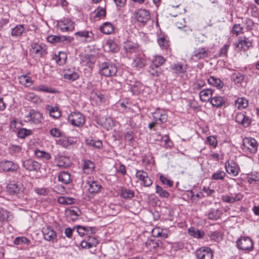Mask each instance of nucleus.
<instances>
[{"instance_id":"obj_1","label":"nucleus","mask_w":259,"mask_h":259,"mask_svg":"<svg viewBox=\"0 0 259 259\" xmlns=\"http://www.w3.org/2000/svg\"><path fill=\"white\" fill-rule=\"evenodd\" d=\"M6 192L10 195H18L23 194L25 188L21 183L14 181H10L6 188Z\"/></svg>"},{"instance_id":"obj_30","label":"nucleus","mask_w":259,"mask_h":259,"mask_svg":"<svg viewBox=\"0 0 259 259\" xmlns=\"http://www.w3.org/2000/svg\"><path fill=\"white\" fill-rule=\"evenodd\" d=\"M119 194L121 197L125 199H130L135 196V192L133 190L125 187L121 188Z\"/></svg>"},{"instance_id":"obj_46","label":"nucleus","mask_w":259,"mask_h":259,"mask_svg":"<svg viewBox=\"0 0 259 259\" xmlns=\"http://www.w3.org/2000/svg\"><path fill=\"white\" fill-rule=\"evenodd\" d=\"M73 40V38L69 36H63L61 38L60 36H52L48 38V40L51 42H58L61 40H66L68 42H71Z\"/></svg>"},{"instance_id":"obj_36","label":"nucleus","mask_w":259,"mask_h":259,"mask_svg":"<svg viewBox=\"0 0 259 259\" xmlns=\"http://www.w3.org/2000/svg\"><path fill=\"white\" fill-rule=\"evenodd\" d=\"M79 77L78 73L75 71L67 70L63 75L64 79L71 81L77 79Z\"/></svg>"},{"instance_id":"obj_45","label":"nucleus","mask_w":259,"mask_h":259,"mask_svg":"<svg viewBox=\"0 0 259 259\" xmlns=\"http://www.w3.org/2000/svg\"><path fill=\"white\" fill-rule=\"evenodd\" d=\"M33 90L36 91L42 92L45 93H54L55 90L52 88H49L45 85L40 84L34 87Z\"/></svg>"},{"instance_id":"obj_22","label":"nucleus","mask_w":259,"mask_h":259,"mask_svg":"<svg viewBox=\"0 0 259 259\" xmlns=\"http://www.w3.org/2000/svg\"><path fill=\"white\" fill-rule=\"evenodd\" d=\"M96 61L95 56L93 54H85L81 56V63L91 67L94 64Z\"/></svg>"},{"instance_id":"obj_32","label":"nucleus","mask_w":259,"mask_h":259,"mask_svg":"<svg viewBox=\"0 0 259 259\" xmlns=\"http://www.w3.org/2000/svg\"><path fill=\"white\" fill-rule=\"evenodd\" d=\"M75 34L76 36L85 38L87 41L91 42L94 39V35L92 31H80L76 32Z\"/></svg>"},{"instance_id":"obj_5","label":"nucleus","mask_w":259,"mask_h":259,"mask_svg":"<svg viewBox=\"0 0 259 259\" xmlns=\"http://www.w3.org/2000/svg\"><path fill=\"white\" fill-rule=\"evenodd\" d=\"M68 121L73 126L81 127L85 122V117L81 113L74 112L68 116Z\"/></svg>"},{"instance_id":"obj_40","label":"nucleus","mask_w":259,"mask_h":259,"mask_svg":"<svg viewBox=\"0 0 259 259\" xmlns=\"http://www.w3.org/2000/svg\"><path fill=\"white\" fill-rule=\"evenodd\" d=\"M188 233L190 236L198 239L202 238L204 235V233L203 231L195 230L193 227L189 229Z\"/></svg>"},{"instance_id":"obj_57","label":"nucleus","mask_w":259,"mask_h":259,"mask_svg":"<svg viewBox=\"0 0 259 259\" xmlns=\"http://www.w3.org/2000/svg\"><path fill=\"white\" fill-rule=\"evenodd\" d=\"M35 154L37 157L42 158L46 160H49L51 158V156L50 153L44 151H40L38 149L35 151Z\"/></svg>"},{"instance_id":"obj_64","label":"nucleus","mask_w":259,"mask_h":259,"mask_svg":"<svg viewBox=\"0 0 259 259\" xmlns=\"http://www.w3.org/2000/svg\"><path fill=\"white\" fill-rule=\"evenodd\" d=\"M243 28L240 24H235L232 30V33L236 36L243 33Z\"/></svg>"},{"instance_id":"obj_39","label":"nucleus","mask_w":259,"mask_h":259,"mask_svg":"<svg viewBox=\"0 0 259 259\" xmlns=\"http://www.w3.org/2000/svg\"><path fill=\"white\" fill-rule=\"evenodd\" d=\"M67 59V55L64 52H59L58 55H55L54 59L56 63L60 66L64 65Z\"/></svg>"},{"instance_id":"obj_56","label":"nucleus","mask_w":259,"mask_h":259,"mask_svg":"<svg viewBox=\"0 0 259 259\" xmlns=\"http://www.w3.org/2000/svg\"><path fill=\"white\" fill-rule=\"evenodd\" d=\"M152 233L154 237H163L166 238L168 237V234L166 232H163L160 230V228H155L152 230Z\"/></svg>"},{"instance_id":"obj_14","label":"nucleus","mask_w":259,"mask_h":259,"mask_svg":"<svg viewBox=\"0 0 259 259\" xmlns=\"http://www.w3.org/2000/svg\"><path fill=\"white\" fill-rule=\"evenodd\" d=\"M123 49L127 55L136 54L139 51V45L136 42L127 41L124 43Z\"/></svg>"},{"instance_id":"obj_9","label":"nucleus","mask_w":259,"mask_h":259,"mask_svg":"<svg viewBox=\"0 0 259 259\" xmlns=\"http://www.w3.org/2000/svg\"><path fill=\"white\" fill-rule=\"evenodd\" d=\"M136 19L143 25H145L150 20V13L145 9H139L135 13Z\"/></svg>"},{"instance_id":"obj_63","label":"nucleus","mask_w":259,"mask_h":259,"mask_svg":"<svg viewBox=\"0 0 259 259\" xmlns=\"http://www.w3.org/2000/svg\"><path fill=\"white\" fill-rule=\"evenodd\" d=\"M66 213L67 217L70 218L73 221H76L79 215L77 212L73 209H69L66 210Z\"/></svg>"},{"instance_id":"obj_17","label":"nucleus","mask_w":259,"mask_h":259,"mask_svg":"<svg viewBox=\"0 0 259 259\" xmlns=\"http://www.w3.org/2000/svg\"><path fill=\"white\" fill-rule=\"evenodd\" d=\"M88 185V191L90 193H98L101 191L102 188L100 184L94 180L88 181L87 183Z\"/></svg>"},{"instance_id":"obj_34","label":"nucleus","mask_w":259,"mask_h":259,"mask_svg":"<svg viewBox=\"0 0 259 259\" xmlns=\"http://www.w3.org/2000/svg\"><path fill=\"white\" fill-rule=\"evenodd\" d=\"M100 31L106 34H109L114 31L113 25L109 22H105L100 27Z\"/></svg>"},{"instance_id":"obj_50","label":"nucleus","mask_w":259,"mask_h":259,"mask_svg":"<svg viewBox=\"0 0 259 259\" xmlns=\"http://www.w3.org/2000/svg\"><path fill=\"white\" fill-rule=\"evenodd\" d=\"M165 61V60L161 56H156L154 59L152 60L151 65L155 66V67L159 68Z\"/></svg>"},{"instance_id":"obj_12","label":"nucleus","mask_w":259,"mask_h":259,"mask_svg":"<svg viewBox=\"0 0 259 259\" xmlns=\"http://www.w3.org/2000/svg\"><path fill=\"white\" fill-rule=\"evenodd\" d=\"M197 259H212V252L208 247H201L196 251Z\"/></svg>"},{"instance_id":"obj_58","label":"nucleus","mask_w":259,"mask_h":259,"mask_svg":"<svg viewBox=\"0 0 259 259\" xmlns=\"http://www.w3.org/2000/svg\"><path fill=\"white\" fill-rule=\"evenodd\" d=\"M91 97L97 102L103 103L105 101V97L99 92H93L92 93Z\"/></svg>"},{"instance_id":"obj_42","label":"nucleus","mask_w":259,"mask_h":259,"mask_svg":"<svg viewBox=\"0 0 259 259\" xmlns=\"http://www.w3.org/2000/svg\"><path fill=\"white\" fill-rule=\"evenodd\" d=\"M146 61L141 57H136L133 61L132 65L138 69L142 68L145 65Z\"/></svg>"},{"instance_id":"obj_59","label":"nucleus","mask_w":259,"mask_h":259,"mask_svg":"<svg viewBox=\"0 0 259 259\" xmlns=\"http://www.w3.org/2000/svg\"><path fill=\"white\" fill-rule=\"evenodd\" d=\"M148 72L152 76L157 77L161 73V69L160 68L155 67L154 66L151 64L149 66Z\"/></svg>"},{"instance_id":"obj_16","label":"nucleus","mask_w":259,"mask_h":259,"mask_svg":"<svg viewBox=\"0 0 259 259\" xmlns=\"http://www.w3.org/2000/svg\"><path fill=\"white\" fill-rule=\"evenodd\" d=\"M235 119L237 122L241 124L244 127H248L251 122V120L249 117L242 113H237Z\"/></svg>"},{"instance_id":"obj_60","label":"nucleus","mask_w":259,"mask_h":259,"mask_svg":"<svg viewBox=\"0 0 259 259\" xmlns=\"http://www.w3.org/2000/svg\"><path fill=\"white\" fill-rule=\"evenodd\" d=\"M14 243L16 245H21L22 244L28 245L30 244V241L25 237H18L15 239Z\"/></svg>"},{"instance_id":"obj_20","label":"nucleus","mask_w":259,"mask_h":259,"mask_svg":"<svg viewBox=\"0 0 259 259\" xmlns=\"http://www.w3.org/2000/svg\"><path fill=\"white\" fill-rule=\"evenodd\" d=\"M213 90L210 89H204L199 93L200 99L202 102L210 101L212 97Z\"/></svg>"},{"instance_id":"obj_18","label":"nucleus","mask_w":259,"mask_h":259,"mask_svg":"<svg viewBox=\"0 0 259 259\" xmlns=\"http://www.w3.org/2000/svg\"><path fill=\"white\" fill-rule=\"evenodd\" d=\"M46 110L50 116L54 119H58L61 116V112L57 106L47 105L46 106Z\"/></svg>"},{"instance_id":"obj_31","label":"nucleus","mask_w":259,"mask_h":259,"mask_svg":"<svg viewBox=\"0 0 259 259\" xmlns=\"http://www.w3.org/2000/svg\"><path fill=\"white\" fill-rule=\"evenodd\" d=\"M208 83L214 87H216L218 89L223 88L224 83L223 81L219 78L211 76L207 79Z\"/></svg>"},{"instance_id":"obj_21","label":"nucleus","mask_w":259,"mask_h":259,"mask_svg":"<svg viewBox=\"0 0 259 259\" xmlns=\"http://www.w3.org/2000/svg\"><path fill=\"white\" fill-rule=\"evenodd\" d=\"M23 166L29 171H33L39 168V164L32 159H28L23 162Z\"/></svg>"},{"instance_id":"obj_62","label":"nucleus","mask_w":259,"mask_h":259,"mask_svg":"<svg viewBox=\"0 0 259 259\" xmlns=\"http://www.w3.org/2000/svg\"><path fill=\"white\" fill-rule=\"evenodd\" d=\"M225 172L222 170H218L211 176V178L213 180H223L225 177Z\"/></svg>"},{"instance_id":"obj_55","label":"nucleus","mask_w":259,"mask_h":259,"mask_svg":"<svg viewBox=\"0 0 259 259\" xmlns=\"http://www.w3.org/2000/svg\"><path fill=\"white\" fill-rule=\"evenodd\" d=\"M106 45L109 49V51H111L113 53H116L119 51L118 46L113 40L110 39L108 40Z\"/></svg>"},{"instance_id":"obj_19","label":"nucleus","mask_w":259,"mask_h":259,"mask_svg":"<svg viewBox=\"0 0 259 259\" xmlns=\"http://www.w3.org/2000/svg\"><path fill=\"white\" fill-rule=\"evenodd\" d=\"M210 103L213 107L219 108L225 105L226 100L222 96H215L211 98Z\"/></svg>"},{"instance_id":"obj_7","label":"nucleus","mask_w":259,"mask_h":259,"mask_svg":"<svg viewBox=\"0 0 259 259\" xmlns=\"http://www.w3.org/2000/svg\"><path fill=\"white\" fill-rule=\"evenodd\" d=\"M243 148L251 153H254L257 151L258 143L254 138L246 137L243 140Z\"/></svg>"},{"instance_id":"obj_52","label":"nucleus","mask_w":259,"mask_h":259,"mask_svg":"<svg viewBox=\"0 0 259 259\" xmlns=\"http://www.w3.org/2000/svg\"><path fill=\"white\" fill-rule=\"evenodd\" d=\"M155 192L161 198H168L169 193L164 190L161 186L157 185L155 187Z\"/></svg>"},{"instance_id":"obj_38","label":"nucleus","mask_w":259,"mask_h":259,"mask_svg":"<svg viewBox=\"0 0 259 259\" xmlns=\"http://www.w3.org/2000/svg\"><path fill=\"white\" fill-rule=\"evenodd\" d=\"M251 46V42L246 37H244L243 39H241L239 40V42L237 47L240 48L244 51H246Z\"/></svg>"},{"instance_id":"obj_27","label":"nucleus","mask_w":259,"mask_h":259,"mask_svg":"<svg viewBox=\"0 0 259 259\" xmlns=\"http://www.w3.org/2000/svg\"><path fill=\"white\" fill-rule=\"evenodd\" d=\"M56 160L57 162L56 165L58 167H66L69 166V159L65 156L58 155L56 157Z\"/></svg>"},{"instance_id":"obj_51","label":"nucleus","mask_w":259,"mask_h":259,"mask_svg":"<svg viewBox=\"0 0 259 259\" xmlns=\"http://www.w3.org/2000/svg\"><path fill=\"white\" fill-rule=\"evenodd\" d=\"M94 14L95 18L101 19L105 17L106 10L104 8L98 7L94 11Z\"/></svg>"},{"instance_id":"obj_47","label":"nucleus","mask_w":259,"mask_h":259,"mask_svg":"<svg viewBox=\"0 0 259 259\" xmlns=\"http://www.w3.org/2000/svg\"><path fill=\"white\" fill-rule=\"evenodd\" d=\"M221 212L218 209L217 210H210L207 214V218L209 220H217L220 218Z\"/></svg>"},{"instance_id":"obj_3","label":"nucleus","mask_w":259,"mask_h":259,"mask_svg":"<svg viewBox=\"0 0 259 259\" xmlns=\"http://www.w3.org/2000/svg\"><path fill=\"white\" fill-rule=\"evenodd\" d=\"M99 72L102 75L107 77L111 76L116 74L117 67L112 63L104 62L100 66Z\"/></svg>"},{"instance_id":"obj_11","label":"nucleus","mask_w":259,"mask_h":259,"mask_svg":"<svg viewBox=\"0 0 259 259\" xmlns=\"http://www.w3.org/2000/svg\"><path fill=\"white\" fill-rule=\"evenodd\" d=\"M42 233L46 240L52 242L57 241V233L51 227L47 226L43 228Z\"/></svg>"},{"instance_id":"obj_23","label":"nucleus","mask_w":259,"mask_h":259,"mask_svg":"<svg viewBox=\"0 0 259 259\" xmlns=\"http://www.w3.org/2000/svg\"><path fill=\"white\" fill-rule=\"evenodd\" d=\"M187 65L184 66L182 63H174L170 66V69L177 75H181L186 72Z\"/></svg>"},{"instance_id":"obj_29","label":"nucleus","mask_w":259,"mask_h":259,"mask_svg":"<svg viewBox=\"0 0 259 259\" xmlns=\"http://www.w3.org/2000/svg\"><path fill=\"white\" fill-rule=\"evenodd\" d=\"M95 168L94 162L90 160H84L82 169L84 173L90 174L93 172Z\"/></svg>"},{"instance_id":"obj_24","label":"nucleus","mask_w":259,"mask_h":259,"mask_svg":"<svg viewBox=\"0 0 259 259\" xmlns=\"http://www.w3.org/2000/svg\"><path fill=\"white\" fill-rule=\"evenodd\" d=\"M157 43L162 50H167L169 47V40L166 35H161L157 38Z\"/></svg>"},{"instance_id":"obj_2","label":"nucleus","mask_w":259,"mask_h":259,"mask_svg":"<svg viewBox=\"0 0 259 259\" xmlns=\"http://www.w3.org/2000/svg\"><path fill=\"white\" fill-rule=\"evenodd\" d=\"M236 246L239 249L249 252L253 249V242L252 239L247 236H241L236 242Z\"/></svg>"},{"instance_id":"obj_26","label":"nucleus","mask_w":259,"mask_h":259,"mask_svg":"<svg viewBox=\"0 0 259 259\" xmlns=\"http://www.w3.org/2000/svg\"><path fill=\"white\" fill-rule=\"evenodd\" d=\"M30 51L32 54L39 57H41L46 53V50L43 48L42 45L37 43H35L32 45Z\"/></svg>"},{"instance_id":"obj_4","label":"nucleus","mask_w":259,"mask_h":259,"mask_svg":"<svg viewBox=\"0 0 259 259\" xmlns=\"http://www.w3.org/2000/svg\"><path fill=\"white\" fill-rule=\"evenodd\" d=\"M42 115L39 111L34 109L29 110L28 113L24 116L25 122L38 124L41 122Z\"/></svg>"},{"instance_id":"obj_53","label":"nucleus","mask_w":259,"mask_h":259,"mask_svg":"<svg viewBox=\"0 0 259 259\" xmlns=\"http://www.w3.org/2000/svg\"><path fill=\"white\" fill-rule=\"evenodd\" d=\"M231 79L233 80L235 83H240L244 79V75L239 72H235L232 74Z\"/></svg>"},{"instance_id":"obj_8","label":"nucleus","mask_w":259,"mask_h":259,"mask_svg":"<svg viewBox=\"0 0 259 259\" xmlns=\"http://www.w3.org/2000/svg\"><path fill=\"white\" fill-rule=\"evenodd\" d=\"M209 51L208 48L197 47L194 48L192 58L197 61L208 57Z\"/></svg>"},{"instance_id":"obj_48","label":"nucleus","mask_w":259,"mask_h":259,"mask_svg":"<svg viewBox=\"0 0 259 259\" xmlns=\"http://www.w3.org/2000/svg\"><path fill=\"white\" fill-rule=\"evenodd\" d=\"M208 235L212 241L220 242L222 239V234L219 231L210 232Z\"/></svg>"},{"instance_id":"obj_54","label":"nucleus","mask_w":259,"mask_h":259,"mask_svg":"<svg viewBox=\"0 0 259 259\" xmlns=\"http://www.w3.org/2000/svg\"><path fill=\"white\" fill-rule=\"evenodd\" d=\"M32 134V132L30 130H27L25 128H21L19 129L17 133V136L21 139H24L27 136Z\"/></svg>"},{"instance_id":"obj_15","label":"nucleus","mask_w":259,"mask_h":259,"mask_svg":"<svg viewBox=\"0 0 259 259\" xmlns=\"http://www.w3.org/2000/svg\"><path fill=\"white\" fill-rule=\"evenodd\" d=\"M225 168L227 172L233 176H236L239 173V167L238 164L233 161H226Z\"/></svg>"},{"instance_id":"obj_10","label":"nucleus","mask_w":259,"mask_h":259,"mask_svg":"<svg viewBox=\"0 0 259 259\" xmlns=\"http://www.w3.org/2000/svg\"><path fill=\"white\" fill-rule=\"evenodd\" d=\"M136 177L145 187H149L152 184V180L148 176V173L143 170H137Z\"/></svg>"},{"instance_id":"obj_49","label":"nucleus","mask_w":259,"mask_h":259,"mask_svg":"<svg viewBox=\"0 0 259 259\" xmlns=\"http://www.w3.org/2000/svg\"><path fill=\"white\" fill-rule=\"evenodd\" d=\"M27 100L30 101L34 103H39L41 102V99L37 95L33 93H28L26 95Z\"/></svg>"},{"instance_id":"obj_6","label":"nucleus","mask_w":259,"mask_h":259,"mask_svg":"<svg viewBox=\"0 0 259 259\" xmlns=\"http://www.w3.org/2000/svg\"><path fill=\"white\" fill-rule=\"evenodd\" d=\"M57 26L62 32H68L74 29V24L70 19L63 18L57 21Z\"/></svg>"},{"instance_id":"obj_43","label":"nucleus","mask_w":259,"mask_h":259,"mask_svg":"<svg viewBox=\"0 0 259 259\" xmlns=\"http://www.w3.org/2000/svg\"><path fill=\"white\" fill-rule=\"evenodd\" d=\"M12 218V215L10 212L4 209H0V222L9 221Z\"/></svg>"},{"instance_id":"obj_13","label":"nucleus","mask_w":259,"mask_h":259,"mask_svg":"<svg viewBox=\"0 0 259 259\" xmlns=\"http://www.w3.org/2000/svg\"><path fill=\"white\" fill-rule=\"evenodd\" d=\"M153 120L158 124H162L167 121L168 116L165 111L162 109H157L152 113Z\"/></svg>"},{"instance_id":"obj_25","label":"nucleus","mask_w":259,"mask_h":259,"mask_svg":"<svg viewBox=\"0 0 259 259\" xmlns=\"http://www.w3.org/2000/svg\"><path fill=\"white\" fill-rule=\"evenodd\" d=\"M243 197V195L238 193L235 195V196H230L229 195H224L222 196V199L224 202L227 203H234L235 201L241 200Z\"/></svg>"},{"instance_id":"obj_37","label":"nucleus","mask_w":259,"mask_h":259,"mask_svg":"<svg viewBox=\"0 0 259 259\" xmlns=\"http://www.w3.org/2000/svg\"><path fill=\"white\" fill-rule=\"evenodd\" d=\"M19 80L21 84L24 85L26 87H30L33 83V81L31 77L26 75H22L19 76Z\"/></svg>"},{"instance_id":"obj_41","label":"nucleus","mask_w":259,"mask_h":259,"mask_svg":"<svg viewBox=\"0 0 259 259\" xmlns=\"http://www.w3.org/2000/svg\"><path fill=\"white\" fill-rule=\"evenodd\" d=\"M9 153L12 155L17 156L22 151V147L20 145L11 144L9 147Z\"/></svg>"},{"instance_id":"obj_33","label":"nucleus","mask_w":259,"mask_h":259,"mask_svg":"<svg viewBox=\"0 0 259 259\" xmlns=\"http://www.w3.org/2000/svg\"><path fill=\"white\" fill-rule=\"evenodd\" d=\"M58 180L64 184H69L71 182L70 174L68 171L60 172L58 175Z\"/></svg>"},{"instance_id":"obj_44","label":"nucleus","mask_w":259,"mask_h":259,"mask_svg":"<svg viewBox=\"0 0 259 259\" xmlns=\"http://www.w3.org/2000/svg\"><path fill=\"white\" fill-rule=\"evenodd\" d=\"M235 105L239 109L245 108L248 105V100L244 98H239L236 100Z\"/></svg>"},{"instance_id":"obj_61","label":"nucleus","mask_w":259,"mask_h":259,"mask_svg":"<svg viewBox=\"0 0 259 259\" xmlns=\"http://www.w3.org/2000/svg\"><path fill=\"white\" fill-rule=\"evenodd\" d=\"M146 245L148 248L150 250H152V249H156L159 246V242L155 241L154 240H148L146 242Z\"/></svg>"},{"instance_id":"obj_28","label":"nucleus","mask_w":259,"mask_h":259,"mask_svg":"<svg viewBox=\"0 0 259 259\" xmlns=\"http://www.w3.org/2000/svg\"><path fill=\"white\" fill-rule=\"evenodd\" d=\"M1 166L3 170L5 171H15L18 168L17 165L11 161H6L2 162Z\"/></svg>"},{"instance_id":"obj_35","label":"nucleus","mask_w":259,"mask_h":259,"mask_svg":"<svg viewBox=\"0 0 259 259\" xmlns=\"http://www.w3.org/2000/svg\"><path fill=\"white\" fill-rule=\"evenodd\" d=\"M25 31H28V29L24 27V25H18L12 29L11 34L15 36H20Z\"/></svg>"}]
</instances>
